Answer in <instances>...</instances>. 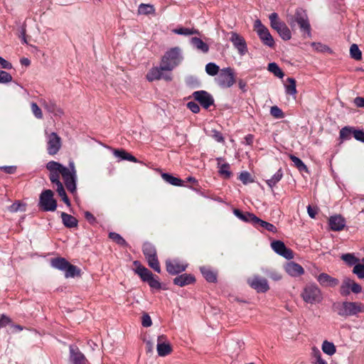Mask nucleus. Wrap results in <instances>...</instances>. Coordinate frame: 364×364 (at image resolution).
Returning a JSON list of instances; mask_svg holds the SVG:
<instances>
[{"label": "nucleus", "mask_w": 364, "mask_h": 364, "mask_svg": "<svg viewBox=\"0 0 364 364\" xmlns=\"http://www.w3.org/2000/svg\"><path fill=\"white\" fill-rule=\"evenodd\" d=\"M69 168L63 166L58 162L51 161L47 165V168L53 171L58 170L59 173L62 176L67 189L71 193H74L76 190V170L73 161H70Z\"/></svg>", "instance_id": "obj_1"}, {"label": "nucleus", "mask_w": 364, "mask_h": 364, "mask_svg": "<svg viewBox=\"0 0 364 364\" xmlns=\"http://www.w3.org/2000/svg\"><path fill=\"white\" fill-rule=\"evenodd\" d=\"M181 50L178 47L172 48L166 51L161 58L163 68L171 73L182 61Z\"/></svg>", "instance_id": "obj_2"}, {"label": "nucleus", "mask_w": 364, "mask_h": 364, "mask_svg": "<svg viewBox=\"0 0 364 364\" xmlns=\"http://www.w3.org/2000/svg\"><path fill=\"white\" fill-rule=\"evenodd\" d=\"M337 313L342 317L357 316L364 313V304L361 302L343 301L335 304Z\"/></svg>", "instance_id": "obj_3"}, {"label": "nucleus", "mask_w": 364, "mask_h": 364, "mask_svg": "<svg viewBox=\"0 0 364 364\" xmlns=\"http://www.w3.org/2000/svg\"><path fill=\"white\" fill-rule=\"evenodd\" d=\"M301 296L306 303L309 304H319L323 299L321 290L316 284L306 286Z\"/></svg>", "instance_id": "obj_4"}, {"label": "nucleus", "mask_w": 364, "mask_h": 364, "mask_svg": "<svg viewBox=\"0 0 364 364\" xmlns=\"http://www.w3.org/2000/svg\"><path fill=\"white\" fill-rule=\"evenodd\" d=\"M215 80L220 87H230L235 82V73L231 68H223Z\"/></svg>", "instance_id": "obj_5"}, {"label": "nucleus", "mask_w": 364, "mask_h": 364, "mask_svg": "<svg viewBox=\"0 0 364 364\" xmlns=\"http://www.w3.org/2000/svg\"><path fill=\"white\" fill-rule=\"evenodd\" d=\"M39 206L44 211H54L57 208V202L53 198V193L50 190L43 191L39 198Z\"/></svg>", "instance_id": "obj_6"}, {"label": "nucleus", "mask_w": 364, "mask_h": 364, "mask_svg": "<svg viewBox=\"0 0 364 364\" xmlns=\"http://www.w3.org/2000/svg\"><path fill=\"white\" fill-rule=\"evenodd\" d=\"M146 77L148 81L152 82L154 80H159L164 79L166 81H171L172 80V75L171 73L163 68V65L160 63L159 67H154L149 70L147 73Z\"/></svg>", "instance_id": "obj_7"}, {"label": "nucleus", "mask_w": 364, "mask_h": 364, "mask_svg": "<svg viewBox=\"0 0 364 364\" xmlns=\"http://www.w3.org/2000/svg\"><path fill=\"white\" fill-rule=\"evenodd\" d=\"M247 282L250 287L258 293H265L269 289L267 280L259 275L255 274L247 279Z\"/></svg>", "instance_id": "obj_8"}, {"label": "nucleus", "mask_w": 364, "mask_h": 364, "mask_svg": "<svg viewBox=\"0 0 364 364\" xmlns=\"http://www.w3.org/2000/svg\"><path fill=\"white\" fill-rule=\"evenodd\" d=\"M255 30L259 35L262 41L267 46L272 47L274 46V41L267 27L262 25L259 20L255 21Z\"/></svg>", "instance_id": "obj_9"}, {"label": "nucleus", "mask_w": 364, "mask_h": 364, "mask_svg": "<svg viewBox=\"0 0 364 364\" xmlns=\"http://www.w3.org/2000/svg\"><path fill=\"white\" fill-rule=\"evenodd\" d=\"M188 264L178 259H170L166 261V271L171 274H177L186 270Z\"/></svg>", "instance_id": "obj_10"}, {"label": "nucleus", "mask_w": 364, "mask_h": 364, "mask_svg": "<svg viewBox=\"0 0 364 364\" xmlns=\"http://www.w3.org/2000/svg\"><path fill=\"white\" fill-rule=\"evenodd\" d=\"M193 97L205 109H208L214 104L213 96L206 91H196L193 93Z\"/></svg>", "instance_id": "obj_11"}, {"label": "nucleus", "mask_w": 364, "mask_h": 364, "mask_svg": "<svg viewBox=\"0 0 364 364\" xmlns=\"http://www.w3.org/2000/svg\"><path fill=\"white\" fill-rule=\"evenodd\" d=\"M61 147V139L55 133L52 132L48 136V152L50 155L56 154Z\"/></svg>", "instance_id": "obj_12"}, {"label": "nucleus", "mask_w": 364, "mask_h": 364, "mask_svg": "<svg viewBox=\"0 0 364 364\" xmlns=\"http://www.w3.org/2000/svg\"><path fill=\"white\" fill-rule=\"evenodd\" d=\"M272 250L283 257L290 259L294 257L292 251L288 249L284 243L280 240H276L271 243Z\"/></svg>", "instance_id": "obj_13"}, {"label": "nucleus", "mask_w": 364, "mask_h": 364, "mask_svg": "<svg viewBox=\"0 0 364 364\" xmlns=\"http://www.w3.org/2000/svg\"><path fill=\"white\" fill-rule=\"evenodd\" d=\"M156 350L161 357H164L172 352L170 343L163 336H159L157 338Z\"/></svg>", "instance_id": "obj_14"}, {"label": "nucleus", "mask_w": 364, "mask_h": 364, "mask_svg": "<svg viewBox=\"0 0 364 364\" xmlns=\"http://www.w3.org/2000/svg\"><path fill=\"white\" fill-rule=\"evenodd\" d=\"M230 40L241 55H243L247 53V48L246 43L245 39L237 33L232 32L231 33V37Z\"/></svg>", "instance_id": "obj_15"}, {"label": "nucleus", "mask_w": 364, "mask_h": 364, "mask_svg": "<svg viewBox=\"0 0 364 364\" xmlns=\"http://www.w3.org/2000/svg\"><path fill=\"white\" fill-rule=\"evenodd\" d=\"M316 279L321 286L323 287H335L339 284L338 279L332 277L326 273H321L316 277Z\"/></svg>", "instance_id": "obj_16"}, {"label": "nucleus", "mask_w": 364, "mask_h": 364, "mask_svg": "<svg viewBox=\"0 0 364 364\" xmlns=\"http://www.w3.org/2000/svg\"><path fill=\"white\" fill-rule=\"evenodd\" d=\"M70 362L72 364H87V360L77 348L70 346Z\"/></svg>", "instance_id": "obj_17"}, {"label": "nucleus", "mask_w": 364, "mask_h": 364, "mask_svg": "<svg viewBox=\"0 0 364 364\" xmlns=\"http://www.w3.org/2000/svg\"><path fill=\"white\" fill-rule=\"evenodd\" d=\"M296 22L300 26V28L309 34L310 33V25L306 14L303 11H297L294 16Z\"/></svg>", "instance_id": "obj_18"}, {"label": "nucleus", "mask_w": 364, "mask_h": 364, "mask_svg": "<svg viewBox=\"0 0 364 364\" xmlns=\"http://www.w3.org/2000/svg\"><path fill=\"white\" fill-rule=\"evenodd\" d=\"M284 269L287 273L291 277H299L304 273V268L294 262L287 263Z\"/></svg>", "instance_id": "obj_19"}, {"label": "nucleus", "mask_w": 364, "mask_h": 364, "mask_svg": "<svg viewBox=\"0 0 364 364\" xmlns=\"http://www.w3.org/2000/svg\"><path fill=\"white\" fill-rule=\"evenodd\" d=\"M134 265L136 267L134 272H136V274H137L140 277V278L144 282H146L149 280V279L153 276V274L151 273V272H150L145 267L142 266L139 262L134 261Z\"/></svg>", "instance_id": "obj_20"}, {"label": "nucleus", "mask_w": 364, "mask_h": 364, "mask_svg": "<svg viewBox=\"0 0 364 364\" xmlns=\"http://www.w3.org/2000/svg\"><path fill=\"white\" fill-rule=\"evenodd\" d=\"M346 225V221L341 215L331 216L329 218V226L332 230H342Z\"/></svg>", "instance_id": "obj_21"}, {"label": "nucleus", "mask_w": 364, "mask_h": 364, "mask_svg": "<svg viewBox=\"0 0 364 364\" xmlns=\"http://www.w3.org/2000/svg\"><path fill=\"white\" fill-rule=\"evenodd\" d=\"M195 282V277L191 274H183L173 279V283L179 287H183Z\"/></svg>", "instance_id": "obj_22"}, {"label": "nucleus", "mask_w": 364, "mask_h": 364, "mask_svg": "<svg viewBox=\"0 0 364 364\" xmlns=\"http://www.w3.org/2000/svg\"><path fill=\"white\" fill-rule=\"evenodd\" d=\"M217 161L219 174L224 178H229L232 175L230 171V165L227 163H222L223 159L221 158L217 159Z\"/></svg>", "instance_id": "obj_23"}, {"label": "nucleus", "mask_w": 364, "mask_h": 364, "mask_svg": "<svg viewBox=\"0 0 364 364\" xmlns=\"http://www.w3.org/2000/svg\"><path fill=\"white\" fill-rule=\"evenodd\" d=\"M234 214L243 221L249 222L256 225L257 217L253 213H242L240 210L235 209L234 210Z\"/></svg>", "instance_id": "obj_24"}, {"label": "nucleus", "mask_w": 364, "mask_h": 364, "mask_svg": "<svg viewBox=\"0 0 364 364\" xmlns=\"http://www.w3.org/2000/svg\"><path fill=\"white\" fill-rule=\"evenodd\" d=\"M286 93L289 95H292L294 99H296V82L295 79L292 77H288L284 84Z\"/></svg>", "instance_id": "obj_25"}, {"label": "nucleus", "mask_w": 364, "mask_h": 364, "mask_svg": "<svg viewBox=\"0 0 364 364\" xmlns=\"http://www.w3.org/2000/svg\"><path fill=\"white\" fill-rule=\"evenodd\" d=\"M113 154L116 157H118L122 160H127L134 163L138 162L136 157L124 149H113Z\"/></svg>", "instance_id": "obj_26"}, {"label": "nucleus", "mask_w": 364, "mask_h": 364, "mask_svg": "<svg viewBox=\"0 0 364 364\" xmlns=\"http://www.w3.org/2000/svg\"><path fill=\"white\" fill-rule=\"evenodd\" d=\"M61 218L63 224L68 228H74L77 225V220L71 215L62 213Z\"/></svg>", "instance_id": "obj_27"}, {"label": "nucleus", "mask_w": 364, "mask_h": 364, "mask_svg": "<svg viewBox=\"0 0 364 364\" xmlns=\"http://www.w3.org/2000/svg\"><path fill=\"white\" fill-rule=\"evenodd\" d=\"M191 43L195 48L203 53H207L209 50L208 46L199 38H192Z\"/></svg>", "instance_id": "obj_28"}, {"label": "nucleus", "mask_w": 364, "mask_h": 364, "mask_svg": "<svg viewBox=\"0 0 364 364\" xmlns=\"http://www.w3.org/2000/svg\"><path fill=\"white\" fill-rule=\"evenodd\" d=\"M263 272L265 273L270 279L274 281H279L282 279V274L276 269L267 268L262 269Z\"/></svg>", "instance_id": "obj_29"}, {"label": "nucleus", "mask_w": 364, "mask_h": 364, "mask_svg": "<svg viewBox=\"0 0 364 364\" xmlns=\"http://www.w3.org/2000/svg\"><path fill=\"white\" fill-rule=\"evenodd\" d=\"M351 290V279L345 278L340 287V293L343 296L350 294Z\"/></svg>", "instance_id": "obj_30"}, {"label": "nucleus", "mask_w": 364, "mask_h": 364, "mask_svg": "<svg viewBox=\"0 0 364 364\" xmlns=\"http://www.w3.org/2000/svg\"><path fill=\"white\" fill-rule=\"evenodd\" d=\"M323 352L328 355H333L336 351V346L332 342L324 341L321 346Z\"/></svg>", "instance_id": "obj_31"}, {"label": "nucleus", "mask_w": 364, "mask_h": 364, "mask_svg": "<svg viewBox=\"0 0 364 364\" xmlns=\"http://www.w3.org/2000/svg\"><path fill=\"white\" fill-rule=\"evenodd\" d=\"M143 252L146 259L156 256V252L154 247L149 242H146L143 246Z\"/></svg>", "instance_id": "obj_32"}, {"label": "nucleus", "mask_w": 364, "mask_h": 364, "mask_svg": "<svg viewBox=\"0 0 364 364\" xmlns=\"http://www.w3.org/2000/svg\"><path fill=\"white\" fill-rule=\"evenodd\" d=\"M65 277L66 278L74 277L78 276L80 274V270L78 269L75 266L68 263V267H65Z\"/></svg>", "instance_id": "obj_33"}, {"label": "nucleus", "mask_w": 364, "mask_h": 364, "mask_svg": "<svg viewBox=\"0 0 364 364\" xmlns=\"http://www.w3.org/2000/svg\"><path fill=\"white\" fill-rule=\"evenodd\" d=\"M161 177L165 181L173 186H182V181L180 178L174 177L168 173H162Z\"/></svg>", "instance_id": "obj_34"}, {"label": "nucleus", "mask_w": 364, "mask_h": 364, "mask_svg": "<svg viewBox=\"0 0 364 364\" xmlns=\"http://www.w3.org/2000/svg\"><path fill=\"white\" fill-rule=\"evenodd\" d=\"M289 158L291 159L294 166L298 168L299 171H305L306 173L309 172L307 166L299 158L294 155H289Z\"/></svg>", "instance_id": "obj_35"}, {"label": "nucleus", "mask_w": 364, "mask_h": 364, "mask_svg": "<svg viewBox=\"0 0 364 364\" xmlns=\"http://www.w3.org/2000/svg\"><path fill=\"white\" fill-rule=\"evenodd\" d=\"M257 225L260 226V227L264 228L265 230H267L269 232H274V233L277 232V228L273 224L266 222L264 220H262L259 219V218H257V220L256 222L255 226H257Z\"/></svg>", "instance_id": "obj_36"}, {"label": "nucleus", "mask_w": 364, "mask_h": 364, "mask_svg": "<svg viewBox=\"0 0 364 364\" xmlns=\"http://www.w3.org/2000/svg\"><path fill=\"white\" fill-rule=\"evenodd\" d=\"M267 70L279 78H282L284 75V72L280 69V68L278 66V65L275 63H269L268 65Z\"/></svg>", "instance_id": "obj_37"}, {"label": "nucleus", "mask_w": 364, "mask_h": 364, "mask_svg": "<svg viewBox=\"0 0 364 364\" xmlns=\"http://www.w3.org/2000/svg\"><path fill=\"white\" fill-rule=\"evenodd\" d=\"M155 8L151 4H141L138 9V13L139 14H154Z\"/></svg>", "instance_id": "obj_38"}, {"label": "nucleus", "mask_w": 364, "mask_h": 364, "mask_svg": "<svg viewBox=\"0 0 364 364\" xmlns=\"http://www.w3.org/2000/svg\"><path fill=\"white\" fill-rule=\"evenodd\" d=\"M200 271L208 282H214L216 281V274L210 269L206 267H201Z\"/></svg>", "instance_id": "obj_39"}, {"label": "nucleus", "mask_w": 364, "mask_h": 364, "mask_svg": "<svg viewBox=\"0 0 364 364\" xmlns=\"http://www.w3.org/2000/svg\"><path fill=\"white\" fill-rule=\"evenodd\" d=\"M68 262L63 258H56L52 260V266L56 269L64 271L65 267H68Z\"/></svg>", "instance_id": "obj_40"}, {"label": "nucleus", "mask_w": 364, "mask_h": 364, "mask_svg": "<svg viewBox=\"0 0 364 364\" xmlns=\"http://www.w3.org/2000/svg\"><path fill=\"white\" fill-rule=\"evenodd\" d=\"M220 70L218 65L214 63H209L205 65V72L210 76H215L220 73Z\"/></svg>", "instance_id": "obj_41"}, {"label": "nucleus", "mask_w": 364, "mask_h": 364, "mask_svg": "<svg viewBox=\"0 0 364 364\" xmlns=\"http://www.w3.org/2000/svg\"><path fill=\"white\" fill-rule=\"evenodd\" d=\"M341 259L348 265H355L359 262V259L355 257L353 254L348 253L341 256Z\"/></svg>", "instance_id": "obj_42"}, {"label": "nucleus", "mask_w": 364, "mask_h": 364, "mask_svg": "<svg viewBox=\"0 0 364 364\" xmlns=\"http://www.w3.org/2000/svg\"><path fill=\"white\" fill-rule=\"evenodd\" d=\"M173 32L176 34L183 35V36H191L196 33H198V31L195 29H191L188 28H178L173 30Z\"/></svg>", "instance_id": "obj_43"}, {"label": "nucleus", "mask_w": 364, "mask_h": 364, "mask_svg": "<svg viewBox=\"0 0 364 364\" xmlns=\"http://www.w3.org/2000/svg\"><path fill=\"white\" fill-rule=\"evenodd\" d=\"M350 54V56L356 60H360L362 58V53L356 44L351 45Z\"/></svg>", "instance_id": "obj_44"}, {"label": "nucleus", "mask_w": 364, "mask_h": 364, "mask_svg": "<svg viewBox=\"0 0 364 364\" xmlns=\"http://www.w3.org/2000/svg\"><path fill=\"white\" fill-rule=\"evenodd\" d=\"M312 355L314 359V364H327L321 358V353L317 348H312Z\"/></svg>", "instance_id": "obj_45"}, {"label": "nucleus", "mask_w": 364, "mask_h": 364, "mask_svg": "<svg viewBox=\"0 0 364 364\" xmlns=\"http://www.w3.org/2000/svg\"><path fill=\"white\" fill-rule=\"evenodd\" d=\"M151 268L158 273L161 272V267L156 256L146 259Z\"/></svg>", "instance_id": "obj_46"}, {"label": "nucleus", "mask_w": 364, "mask_h": 364, "mask_svg": "<svg viewBox=\"0 0 364 364\" xmlns=\"http://www.w3.org/2000/svg\"><path fill=\"white\" fill-rule=\"evenodd\" d=\"M282 178V173L279 170L270 179L267 181V183L269 187L274 186Z\"/></svg>", "instance_id": "obj_47"}, {"label": "nucleus", "mask_w": 364, "mask_h": 364, "mask_svg": "<svg viewBox=\"0 0 364 364\" xmlns=\"http://www.w3.org/2000/svg\"><path fill=\"white\" fill-rule=\"evenodd\" d=\"M109 237L110 239H112L113 241H114L116 243H117L119 245H122V246L127 245L124 239L118 233L110 232L109 235Z\"/></svg>", "instance_id": "obj_48"}, {"label": "nucleus", "mask_w": 364, "mask_h": 364, "mask_svg": "<svg viewBox=\"0 0 364 364\" xmlns=\"http://www.w3.org/2000/svg\"><path fill=\"white\" fill-rule=\"evenodd\" d=\"M31 109L32 113L36 117V118L39 119L43 118L42 110L36 102H31Z\"/></svg>", "instance_id": "obj_49"}, {"label": "nucleus", "mask_w": 364, "mask_h": 364, "mask_svg": "<svg viewBox=\"0 0 364 364\" xmlns=\"http://www.w3.org/2000/svg\"><path fill=\"white\" fill-rule=\"evenodd\" d=\"M270 114L276 119H282L284 117L282 110L277 106H272L270 109Z\"/></svg>", "instance_id": "obj_50"}, {"label": "nucleus", "mask_w": 364, "mask_h": 364, "mask_svg": "<svg viewBox=\"0 0 364 364\" xmlns=\"http://www.w3.org/2000/svg\"><path fill=\"white\" fill-rule=\"evenodd\" d=\"M353 272L356 274L358 278L363 279L364 278V264H361L358 263L353 267Z\"/></svg>", "instance_id": "obj_51"}, {"label": "nucleus", "mask_w": 364, "mask_h": 364, "mask_svg": "<svg viewBox=\"0 0 364 364\" xmlns=\"http://www.w3.org/2000/svg\"><path fill=\"white\" fill-rule=\"evenodd\" d=\"M278 33L284 41L289 40L291 37V31L287 25L283 26V28L281 29V31H279V32H278Z\"/></svg>", "instance_id": "obj_52"}, {"label": "nucleus", "mask_w": 364, "mask_h": 364, "mask_svg": "<svg viewBox=\"0 0 364 364\" xmlns=\"http://www.w3.org/2000/svg\"><path fill=\"white\" fill-rule=\"evenodd\" d=\"M240 180L245 184L252 183L253 178L248 172H242L239 176Z\"/></svg>", "instance_id": "obj_53"}, {"label": "nucleus", "mask_w": 364, "mask_h": 364, "mask_svg": "<svg viewBox=\"0 0 364 364\" xmlns=\"http://www.w3.org/2000/svg\"><path fill=\"white\" fill-rule=\"evenodd\" d=\"M353 128L345 127L340 131V137L343 140L348 139L349 136L353 134Z\"/></svg>", "instance_id": "obj_54"}, {"label": "nucleus", "mask_w": 364, "mask_h": 364, "mask_svg": "<svg viewBox=\"0 0 364 364\" xmlns=\"http://www.w3.org/2000/svg\"><path fill=\"white\" fill-rule=\"evenodd\" d=\"M50 171V180L52 183H55V185H58L59 183H61L59 180V172L58 170L53 171L50 168H48Z\"/></svg>", "instance_id": "obj_55"}, {"label": "nucleus", "mask_w": 364, "mask_h": 364, "mask_svg": "<svg viewBox=\"0 0 364 364\" xmlns=\"http://www.w3.org/2000/svg\"><path fill=\"white\" fill-rule=\"evenodd\" d=\"M312 46L314 48V49L318 52L321 53H331V50L329 47H328L326 45L321 44V43H313Z\"/></svg>", "instance_id": "obj_56"}, {"label": "nucleus", "mask_w": 364, "mask_h": 364, "mask_svg": "<svg viewBox=\"0 0 364 364\" xmlns=\"http://www.w3.org/2000/svg\"><path fill=\"white\" fill-rule=\"evenodd\" d=\"M146 282L149 284L150 287L153 289H160L161 287V283L156 277H154V275L150 277Z\"/></svg>", "instance_id": "obj_57"}, {"label": "nucleus", "mask_w": 364, "mask_h": 364, "mask_svg": "<svg viewBox=\"0 0 364 364\" xmlns=\"http://www.w3.org/2000/svg\"><path fill=\"white\" fill-rule=\"evenodd\" d=\"M11 80L12 77L9 73L0 70V83H6Z\"/></svg>", "instance_id": "obj_58"}, {"label": "nucleus", "mask_w": 364, "mask_h": 364, "mask_svg": "<svg viewBox=\"0 0 364 364\" xmlns=\"http://www.w3.org/2000/svg\"><path fill=\"white\" fill-rule=\"evenodd\" d=\"M43 107L47 109L49 112H53L55 110L57 111V112L59 114H63V112L61 109H58L55 107V105L53 103H48L46 102V101H43Z\"/></svg>", "instance_id": "obj_59"}, {"label": "nucleus", "mask_w": 364, "mask_h": 364, "mask_svg": "<svg viewBox=\"0 0 364 364\" xmlns=\"http://www.w3.org/2000/svg\"><path fill=\"white\" fill-rule=\"evenodd\" d=\"M353 134L358 141L364 142V132L362 130H356L353 129Z\"/></svg>", "instance_id": "obj_60"}, {"label": "nucleus", "mask_w": 364, "mask_h": 364, "mask_svg": "<svg viewBox=\"0 0 364 364\" xmlns=\"http://www.w3.org/2000/svg\"><path fill=\"white\" fill-rule=\"evenodd\" d=\"M24 210V205H23L21 203L18 202L14 203L9 207V210L11 212H17L18 210Z\"/></svg>", "instance_id": "obj_61"}, {"label": "nucleus", "mask_w": 364, "mask_h": 364, "mask_svg": "<svg viewBox=\"0 0 364 364\" xmlns=\"http://www.w3.org/2000/svg\"><path fill=\"white\" fill-rule=\"evenodd\" d=\"M187 107L193 113H198L200 112V107L195 102H188Z\"/></svg>", "instance_id": "obj_62"}, {"label": "nucleus", "mask_w": 364, "mask_h": 364, "mask_svg": "<svg viewBox=\"0 0 364 364\" xmlns=\"http://www.w3.org/2000/svg\"><path fill=\"white\" fill-rule=\"evenodd\" d=\"M152 325L151 317L148 314H144L142 316V326L144 327H149Z\"/></svg>", "instance_id": "obj_63"}, {"label": "nucleus", "mask_w": 364, "mask_h": 364, "mask_svg": "<svg viewBox=\"0 0 364 364\" xmlns=\"http://www.w3.org/2000/svg\"><path fill=\"white\" fill-rule=\"evenodd\" d=\"M361 290H362V287H360V285H359L355 281L351 279V291L353 293L358 294V293H360L361 291Z\"/></svg>", "instance_id": "obj_64"}]
</instances>
